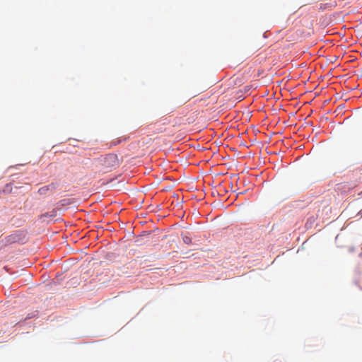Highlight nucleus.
<instances>
[{"label":"nucleus","mask_w":362,"mask_h":362,"mask_svg":"<svg viewBox=\"0 0 362 362\" xmlns=\"http://www.w3.org/2000/svg\"><path fill=\"white\" fill-rule=\"evenodd\" d=\"M98 163L105 171H111L120 164V160L117 154L109 153L98 159Z\"/></svg>","instance_id":"1"},{"label":"nucleus","mask_w":362,"mask_h":362,"mask_svg":"<svg viewBox=\"0 0 362 362\" xmlns=\"http://www.w3.org/2000/svg\"><path fill=\"white\" fill-rule=\"evenodd\" d=\"M193 96H176L166 101L163 105L164 112L167 114L173 112L178 107L187 103Z\"/></svg>","instance_id":"2"},{"label":"nucleus","mask_w":362,"mask_h":362,"mask_svg":"<svg viewBox=\"0 0 362 362\" xmlns=\"http://www.w3.org/2000/svg\"><path fill=\"white\" fill-rule=\"evenodd\" d=\"M18 240V238L16 234H12L7 238L8 243H16Z\"/></svg>","instance_id":"6"},{"label":"nucleus","mask_w":362,"mask_h":362,"mask_svg":"<svg viewBox=\"0 0 362 362\" xmlns=\"http://www.w3.org/2000/svg\"><path fill=\"white\" fill-rule=\"evenodd\" d=\"M56 188V185L54 183H51L50 185L43 186L38 189V193L40 195H46L49 191L53 192Z\"/></svg>","instance_id":"3"},{"label":"nucleus","mask_w":362,"mask_h":362,"mask_svg":"<svg viewBox=\"0 0 362 362\" xmlns=\"http://www.w3.org/2000/svg\"><path fill=\"white\" fill-rule=\"evenodd\" d=\"M337 6L336 1H329L324 4H320L319 8L322 11H331Z\"/></svg>","instance_id":"5"},{"label":"nucleus","mask_w":362,"mask_h":362,"mask_svg":"<svg viewBox=\"0 0 362 362\" xmlns=\"http://www.w3.org/2000/svg\"><path fill=\"white\" fill-rule=\"evenodd\" d=\"M182 240L183 242L187 244V245H190L192 244V239L190 237L187 236V235H184L182 236Z\"/></svg>","instance_id":"7"},{"label":"nucleus","mask_w":362,"mask_h":362,"mask_svg":"<svg viewBox=\"0 0 362 362\" xmlns=\"http://www.w3.org/2000/svg\"><path fill=\"white\" fill-rule=\"evenodd\" d=\"M129 137L126 135L121 136L119 137H117L116 139H112L111 141H110L109 145L110 147L116 146L122 142L127 141Z\"/></svg>","instance_id":"4"}]
</instances>
